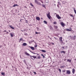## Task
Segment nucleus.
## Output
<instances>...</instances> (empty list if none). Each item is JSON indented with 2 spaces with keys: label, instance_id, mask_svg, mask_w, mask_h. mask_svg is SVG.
<instances>
[{
  "label": "nucleus",
  "instance_id": "26",
  "mask_svg": "<svg viewBox=\"0 0 76 76\" xmlns=\"http://www.w3.org/2000/svg\"><path fill=\"white\" fill-rule=\"evenodd\" d=\"M42 7H45V5H44V4H43L42 5Z\"/></svg>",
  "mask_w": 76,
  "mask_h": 76
},
{
  "label": "nucleus",
  "instance_id": "46",
  "mask_svg": "<svg viewBox=\"0 0 76 76\" xmlns=\"http://www.w3.org/2000/svg\"><path fill=\"white\" fill-rule=\"evenodd\" d=\"M41 56H44V55H43V54H41Z\"/></svg>",
  "mask_w": 76,
  "mask_h": 76
},
{
  "label": "nucleus",
  "instance_id": "42",
  "mask_svg": "<svg viewBox=\"0 0 76 76\" xmlns=\"http://www.w3.org/2000/svg\"><path fill=\"white\" fill-rule=\"evenodd\" d=\"M51 45H54V44L53 43H51Z\"/></svg>",
  "mask_w": 76,
  "mask_h": 76
},
{
  "label": "nucleus",
  "instance_id": "7",
  "mask_svg": "<svg viewBox=\"0 0 76 76\" xmlns=\"http://www.w3.org/2000/svg\"><path fill=\"white\" fill-rule=\"evenodd\" d=\"M61 24L63 27H64V26H65V24H64V23L63 22H61Z\"/></svg>",
  "mask_w": 76,
  "mask_h": 76
},
{
  "label": "nucleus",
  "instance_id": "13",
  "mask_svg": "<svg viewBox=\"0 0 76 76\" xmlns=\"http://www.w3.org/2000/svg\"><path fill=\"white\" fill-rule=\"evenodd\" d=\"M36 19L37 20H40V18H39V17H37L36 18Z\"/></svg>",
  "mask_w": 76,
  "mask_h": 76
},
{
  "label": "nucleus",
  "instance_id": "2",
  "mask_svg": "<svg viewBox=\"0 0 76 76\" xmlns=\"http://www.w3.org/2000/svg\"><path fill=\"white\" fill-rule=\"evenodd\" d=\"M47 16L49 19H50L51 18V17L50 16V13L49 12H48V14H47Z\"/></svg>",
  "mask_w": 76,
  "mask_h": 76
},
{
  "label": "nucleus",
  "instance_id": "55",
  "mask_svg": "<svg viewBox=\"0 0 76 76\" xmlns=\"http://www.w3.org/2000/svg\"><path fill=\"white\" fill-rule=\"evenodd\" d=\"M42 3H43V2L42 1H41Z\"/></svg>",
  "mask_w": 76,
  "mask_h": 76
},
{
  "label": "nucleus",
  "instance_id": "28",
  "mask_svg": "<svg viewBox=\"0 0 76 76\" xmlns=\"http://www.w3.org/2000/svg\"><path fill=\"white\" fill-rule=\"evenodd\" d=\"M1 74L2 75H5V73H4V72H2Z\"/></svg>",
  "mask_w": 76,
  "mask_h": 76
},
{
  "label": "nucleus",
  "instance_id": "1",
  "mask_svg": "<svg viewBox=\"0 0 76 76\" xmlns=\"http://www.w3.org/2000/svg\"><path fill=\"white\" fill-rule=\"evenodd\" d=\"M25 54H26V56H30V57L32 60H34V59H33V58L32 57L34 58V59H35V58H37L36 56H31V55H30L27 52H26L25 53Z\"/></svg>",
  "mask_w": 76,
  "mask_h": 76
},
{
  "label": "nucleus",
  "instance_id": "59",
  "mask_svg": "<svg viewBox=\"0 0 76 76\" xmlns=\"http://www.w3.org/2000/svg\"><path fill=\"white\" fill-rule=\"evenodd\" d=\"M54 5H55V6H56V4H55Z\"/></svg>",
  "mask_w": 76,
  "mask_h": 76
},
{
  "label": "nucleus",
  "instance_id": "54",
  "mask_svg": "<svg viewBox=\"0 0 76 76\" xmlns=\"http://www.w3.org/2000/svg\"><path fill=\"white\" fill-rule=\"evenodd\" d=\"M37 56H39V54H38Z\"/></svg>",
  "mask_w": 76,
  "mask_h": 76
},
{
  "label": "nucleus",
  "instance_id": "34",
  "mask_svg": "<svg viewBox=\"0 0 76 76\" xmlns=\"http://www.w3.org/2000/svg\"><path fill=\"white\" fill-rule=\"evenodd\" d=\"M37 31H39V28L38 27H37Z\"/></svg>",
  "mask_w": 76,
  "mask_h": 76
},
{
  "label": "nucleus",
  "instance_id": "52",
  "mask_svg": "<svg viewBox=\"0 0 76 76\" xmlns=\"http://www.w3.org/2000/svg\"><path fill=\"white\" fill-rule=\"evenodd\" d=\"M9 32H10V31L9 30Z\"/></svg>",
  "mask_w": 76,
  "mask_h": 76
},
{
  "label": "nucleus",
  "instance_id": "21",
  "mask_svg": "<svg viewBox=\"0 0 76 76\" xmlns=\"http://www.w3.org/2000/svg\"><path fill=\"white\" fill-rule=\"evenodd\" d=\"M76 36H74V37H73V39H74V40H75V39H76Z\"/></svg>",
  "mask_w": 76,
  "mask_h": 76
},
{
  "label": "nucleus",
  "instance_id": "56",
  "mask_svg": "<svg viewBox=\"0 0 76 76\" xmlns=\"http://www.w3.org/2000/svg\"><path fill=\"white\" fill-rule=\"evenodd\" d=\"M75 60H76V58L75 59Z\"/></svg>",
  "mask_w": 76,
  "mask_h": 76
},
{
  "label": "nucleus",
  "instance_id": "51",
  "mask_svg": "<svg viewBox=\"0 0 76 76\" xmlns=\"http://www.w3.org/2000/svg\"><path fill=\"white\" fill-rule=\"evenodd\" d=\"M34 42V40H33L32 42Z\"/></svg>",
  "mask_w": 76,
  "mask_h": 76
},
{
  "label": "nucleus",
  "instance_id": "61",
  "mask_svg": "<svg viewBox=\"0 0 76 76\" xmlns=\"http://www.w3.org/2000/svg\"><path fill=\"white\" fill-rule=\"evenodd\" d=\"M55 14H56V13H55Z\"/></svg>",
  "mask_w": 76,
  "mask_h": 76
},
{
  "label": "nucleus",
  "instance_id": "43",
  "mask_svg": "<svg viewBox=\"0 0 76 76\" xmlns=\"http://www.w3.org/2000/svg\"><path fill=\"white\" fill-rule=\"evenodd\" d=\"M37 45H36L35 46V47H37Z\"/></svg>",
  "mask_w": 76,
  "mask_h": 76
},
{
  "label": "nucleus",
  "instance_id": "24",
  "mask_svg": "<svg viewBox=\"0 0 76 76\" xmlns=\"http://www.w3.org/2000/svg\"><path fill=\"white\" fill-rule=\"evenodd\" d=\"M69 15L70 16H71V17H72V18H73V15L72 14H69Z\"/></svg>",
  "mask_w": 76,
  "mask_h": 76
},
{
  "label": "nucleus",
  "instance_id": "27",
  "mask_svg": "<svg viewBox=\"0 0 76 76\" xmlns=\"http://www.w3.org/2000/svg\"><path fill=\"white\" fill-rule=\"evenodd\" d=\"M64 68V66H61V68Z\"/></svg>",
  "mask_w": 76,
  "mask_h": 76
},
{
  "label": "nucleus",
  "instance_id": "30",
  "mask_svg": "<svg viewBox=\"0 0 76 76\" xmlns=\"http://www.w3.org/2000/svg\"><path fill=\"white\" fill-rule=\"evenodd\" d=\"M30 52H31V53H32L33 54H36V53H34V52H31V51L30 50Z\"/></svg>",
  "mask_w": 76,
  "mask_h": 76
},
{
  "label": "nucleus",
  "instance_id": "45",
  "mask_svg": "<svg viewBox=\"0 0 76 76\" xmlns=\"http://www.w3.org/2000/svg\"><path fill=\"white\" fill-rule=\"evenodd\" d=\"M62 48H63V49H64V46L62 47Z\"/></svg>",
  "mask_w": 76,
  "mask_h": 76
},
{
  "label": "nucleus",
  "instance_id": "48",
  "mask_svg": "<svg viewBox=\"0 0 76 76\" xmlns=\"http://www.w3.org/2000/svg\"><path fill=\"white\" fill-rule=\"evenodd\" d=\"M73 20H74L75 19V18H74V17H73Z\"/></svg>",
  "mask_w": 76,
  "mask_h": 76
},
{
  "label": "nucleus",
  "instance_id": "31",
  "mask_svg": "<svg viewBox=\"0 0 76 76\" xmlns=\"http://www.w3.org/2000/svg\"><path fill=\"white\" fill-rule=\"evenodd\" d=\"M30 5H31V6H32V7H34V6L33 4H32L31 3H30Z\"/></svg>",
  "mask_w": 76,
  "mask_h": 76
},
{
  "label": "nucleus",
  "instance_id": "8",
  "mask_svg": "<svg viewBox=\"0 0 76 76\" xmlns=\"http://www.w3.org/2000/svg\"><path fill=\"white\" fill-rule=\"evenodd\" d=\"M66 71L67 74L68 75H70V71L66 70Z\"/></svg>",
  "mask_w": 76,
  "mask_h": 76
},
{
  "label": "nucleus",
  "instance_id": "44",
  "mask_svg": "<svg viewBox=\"0 0 76 76\" xmlns=\"http://www.w3.org/2000/svg\"><path fill=\"white\" fill-rule=\"evenodd\" d=\"M26 20V23H28V21L27 20Z\"/></svg>",
  "mask_w": 76,
  "mask_h": 76
},
{
  "label": "nucleus",
  "instance_id": "16",
  "mask_svg": "<svg viewBox=\"0 0 76 76\" xmlns=\"http://www.w3.org/2000/svg\"><path fill=\"white\" fill-rule=\"evenodd\" d=\"M41 51H42L43 53H45V52H46V51H45V50H40Z\"/></svg>",
  "mask_w": 76,
  "mask_h": 76
},
{
  "label": "nucleus",
  "instance_id": "57",
  "mask_svg": "<svg viewBox=\"0 0 76 76\" xmlns=\"http://www.w3.org/2000/svg\"><path fill=\"white\" fill-rule=\"evenodd\" d=\"M64 61H66V60L65 59H64Z\"/></svg>",
  "mask_w": 76,
  "mask_h": 76
},
{
  "label": "nucleus",
  "instance_id": "6",
  "mask_svg": "<svg viewBox=\"0 0 76 76\" xmlns=\"http://www.w3.org/2000/svg\"><path fill=\"white\" fill-rule=\"evenodd\" d=\"M56 16L57 18H58V19H61V17H60L59 16V15H57V14H56Z\"/></svg>",
  "mask_w": 76,
  "mask_h": 76
},
{
  "label": "nucleus",
  "instance_id": "62",
  "mask_svg": "<svg viewBox=\"0 0 76 76\" xmlns=\"http://www.w3.org/2000/svg\"><path fill=\"white\" fill-rule=\"evenodd\" d=\"M6 68H7V67H6Z\"/></svg>",
  "mask_w": 76,
  "mask_h": 76
},
{
  "label": "nucleus",
  "instance_id": "19",
  "mask_svg": "<svg viewBox=\"0 0 76 76\" xmlns=\"http://www.w3.org/2000/svg\"><path fill=\"white\" fill-rule=\"evenodd\" d=\"M20 41H23V39H22V38H20V39L19 40V42H20Z\"/></svg>",
  "mask_w": 76,
  "mask_h": 76
},
{
  "label": "nucleus",
  "instance_id": "29",
  "mask_svg": "<svg viewBox=\"0 0 76 76\" xmlns=\"http://www.w3.org/2000/svg\"><path fill=\"white\" fill-rule=\"evenodd\" d=\"M39 59H40V58H41V57L40 56H38L37 57Z\"/></svg>",
  "mask_w": 76,
  "mask_h": 76
},
{
  "label": "nucleus",
  "instance_id": "12",
  "mask_svg": "<svg viewBox=\"0 0 76 76\" xmlns=\"http://www.w3.org/2000/svg\"><path fill=\"white\" fill-rule=\"evenodd\" d=\"M22 45H23V46H26V45H27V44L26 43H24L22 44Z\"/></svg>",
  "mask_w": 76,
  "mask_h": 76
},
{
  "label": "nucleus",
  "instance_id": "32",
  "mask_svg": "<svg viewBox=\"0 0 76 76\" xmlns=\"http://www.w3.org/2000/svg\"><path fill=\"white\" fill-rule=\"evenodd\" d=\"M6 32V33H5V34H9V33H8V32L7 31Z\"/></svg>",
  "mask_w": 76,
  "mask_h": 76
},
{
  "label": "nucleus",
  "instance_id": "37",
  "mask_svg": "<svg viewBox=\"0 0 76 76\" xmlns=\"http://www.w3.org/2000/svg\"><path fill=\"white\" fill-rule=\"evenodd\" d=\"M7 31H6V30H5L3 32H6Z\"/></svg>",
  "mask_w": 76,
  "mask_h": 76
},
{
  "label": "nucleus",
  "instance_id": "20",
  "mask_svg": "<svg viewBox=\"0 0 76 76\" xmlns=\"http://www.w3.org/2000/svg\"><path fill=\"white\" fill-rule=\"evenodd\" d=\"M43 22L45 24H47V22L46 21L44 20Z\"/></svg>",
  "mask_w": 76,
  "mask_h": 76
},
{
  "label": "nucleus",
  "instance_id": "17",
  "mask_svg": "<svg viewBox=\"0 0 76 76\" xmlns=\"http://www.w3.org/2000/svg\"><path fill=\"white\" fill-rule=\"evenodd\" d=\"M61 53H64V54H65L66 53V52L64 51H62L61 52Z\"/></svg>",
  "mask_w": 76,
  "mask_h": 76
},
{
  "label": "nucleus",
  "instance_id": "9",
  "mask_svg": "<svg viewBox=\"0 0 76 76\" xmlns=\"http://www.w3.org/2000/svg\"><path fill=\"white\" fill-rule=\"evenodd\" d=\"M54 27L55 28V29H56V31H58V29H57V28H58V27L57 26H54Z\"/></svg>",
  "mask_w": 76,
  "mask_h": 76
},
{
  "label": "nucleus",
  "instance_id": "35",
  "mask_svg": "<svg viewBox=\"0 0 76 76\" xmlns=\"http://www.w3.org/2000/svg\"><path fill=\"white\" fill-rule=\"evenodd\" d=\"M66 72V70H62V72H63V73L64 72Z\"/></svg>",
  "mask_w": 76,
  "mask_h": 76
},
{
  "label": "nucleus",
  "instance_id": "38",
  "mask_svg": "<svg viewBox=\"0 0 76 76\" xmlns=\"http://www.w3.org/2000/svg\"><path fill=\"white\" fill-rule=\"evenodd\" d=\"M23 62H24V63H26V60H24Z\"/></svg>",
  "mask_w": 76,
  "mask_h": 76
},
{
  "label": "nucleus",
  "instance_id": "23",
  "mask_svg": "<svg viewBox=\"0 0 76 76\" xmlns=\"http://www.w3.org/2000/svg\"><path fill=\"white\" fill-rule=\"evenodd\" d=\"M67 61H69V62L70 63V62H71V60L68 59L67 60Z\"/></svg>",
  "mask_w": 76,
  "mask_h": 76
},
{
  "label": "nucleus",
  "instance_id": "58",
  "mask_svg": "<svg viewBox=\"0 0 76 76\" xmlns=\"http://www.w3.org/2000/svg\"><path fill=\"white\" fill-rule=\"evenodd\" d=\"M41 19H42V18H41Z\"/></svg>",
  "mask_w": 76,
  "mask_h": 76
},
{
  "label": "nucleus",
  "instance_id": "33",
  "mask_svg": "<svg viewBox=\"0 0 76 76\" xmlns=\"http://www.w3.org/2000/svg\"><path fill=\"white\" fill-rule=\"evenodd\" d=\"M59 71L60 73H61V69H59Z\"/></svg>",
  "mask_w": 76,
  "mask_h": 76
},
{
  "label": "nucleus",
  "instance_id": "50",
  "mask_svg": "<svg viewBox=\"0 0 76 76\" xmlns=\"http://www.w3.org/2000/svg\"><path fill=\"white\" fill-rule=\"evenodd\" d=\"M48 38H50V37H49V36H48Z\"/></svg>",
  "mask_w": 76,
  "mask_h": 76
},
{
  "label": "nucleus",
  "instance_id": "41",
  "mask_svg": "<svg viewBox=\"0 0 76 76\" xmlns=\"http://www.w3.org/2000/svg\"><path fill=\"white\" fill-rule=\"evenodd\" d=\"M71 39H73V37H71Z\"/></svg>",
  "mask_w": 76,
  "mask_h": 76
},
{
  "label": "nucleus",
  "instance_id": "47",
  "mask_svg": "<svg viewBox=\"0 0 76 76\" xmlns=\"http://www.w3.org/2000/svg\"><path fill=\"white\" fill-rule=\"evenodd\" d=\"M54 38H55V39H57V38H56V37H54Z\"/></svg>",
  "mask_w": 76,
  "mask_h": 76
},
{
  "label": "nucleus",
  "instance_id": "15",
  "mask_svg": "<svg viewBox=\"0 0 76 76\" xmlns=\"http://www.w3.org/2000/svg\"><path fill=\"white\" fill-rule=\"evenodd\" d=\"M16 6H18V5L17 4H14L12 7H15Z\"/></svg>",
  "mask_w": 76,
  "mask_h": 76
},
{
  "label": "nucleus",
  "instance_id": "18",
  "mask_svg": "<svg viewBox=\"0 0 76 76\" xmlns=\"http://www.w3.org/2000/svg\"><path fill=\"white\" fill-rule=\"evenodd\" d=\"M10 35H11V37H13V34H12V33H10Z\"/></svg>",
  "mask_w": 76,
  "mask_h": 76
},
{
  "label": "nucleus",
  "instance_id": "22",
  "mask_svg": "<svg viewBox=\"0 0 76 76\" xmlns=\"http://www.w3.org/2000/svg\"><path fill=\"white\" fill-rule=\"evenodd\" d=\"M36 34H41V32H35Z\"/></svg>",
  "mask_w": 76,
  "mask_h": 76
},
{
  "label": "nucleus",
  "instance_id": "60",
  "mask_svg": "<svg viewBox=\"0 0 76 76\" xmlns=\"http://www.w3.org/2000/svg\"><path fill=\"white\" fill-rule=\"evenodd\" d=\"M20 21H21V20H20Z\"/></svg>",
  "mask_w": 76,
  "mask_h": 76
},
{
  "label": "nucleus",
  "instance_id": "40",
  "mask_svg": "<svg viewBox=\"0 0 76 76\" xmlns=\"http://www.w3.org/2000/svg\"><path fill=\"white\" fill-rule=\"evenodd\" d=\"M57 6L58 7V8H59V5H58V4L57 5Z\"/></svg>",
  "mask_w": 76,
  "mask_h": 76
},
{
  "label": "nucleus",
  "instance_id": "39",
  "mask_svg": "<svg viewBox=\"0 0 76 76\" xmlns=\"http://www.w3.org/2000/svg\"><path fill=\"white\" fill-rule=\"evenodd\" d=\"M33 73H34V75H36V72H33Z\"/></svg>",
  "mask_w": 76,
  "mask_h": 76
},
{
  "label": "nucleus",
  "instance_id": "53",
  "mask_svg": "<svg viewBox=\"0 0 76 76\" xmlns=\"http://www.w3.org/2000/svg\"><path fill=\"white\" fill-rule=\"evenodd\" d=\"M50 39H52L51 38H50Z\"/></svg>",
  "mask_w": 76,
  "mask_h": 76
},
{
  "label": "nucleus",
  "instance_id": "36",
  "mask_svg": "<svg viewBox=\"0 0 76 76\" xmlns=\"http://www.w3.org/2000/svg\"><path fill=\"white\" fill-rule=\"evenodd\" d=\"M56 23H57L56 22H53V24H56Z\"/></svg>",
  "mask_w": 76,
  "mask_h": 76
},
{
  "label": "nucleus",
  "instance_id": "5",
  "mask_svg": "<svg viewBox=\"0 0 76 76\" xmlns=\"http://www.w3.org/2000/svg\"><path fill=\"white\" fill-rule=\"evenodd\" d=\"M66 31L68 32H72V30L71 28H70V29L68 28H66Z\"/></svg>",
  "mask_w": 76,
  "mask_h": 76
},
{
  "label": "nucleus",
  "instance_id": "14",
  "mask_svg": "<svg viewBox=\"0 0 76 76\" xmlns=\"http://www.w3.org/2000/svg\"><path fill=\"white\" fill-rule=\"evenodd\" d=\"M10 27L12 29H15V28L12 27V26H10Z\"/></svg>",
  "mask_w": 76,
  "mask_h": 76
},
{
  "label": "nucleus",
  "instance_id": "49",
  "mask_svg": "<svg viewBox=\"0 0 76 76\" xmlns=\"http://www.w3.org/2000/svg\"><path fill=\"white\" fill-rule=\"evenodd\" d=\"M43 57L44 58H45V56H43Z\"/></svg>",
  "mask_w": 76,
  "mask_h": 76
},
{
  "label": "nucleus",
  "instance_id": "3",
  "mask_svg": "<svg viewBox=\"0 0 76 76\" xmlns=\"http://www.w3.org/2000/svg\"><path fill=\"white\" fill-rule=\"evenodd\" d=\"M35 2L36 4H38V5H41V4L37 0H35Z\"/></svg>",
  "mask_w": 76,
  "mask_h": 76
},
{
  "label": "nucleus",
  "instance_id": "10",
  "mask_svg": "<svg viewBox=\"0 0 76 76\" xmlns=\"http://www.w3.org/2000/svg\"><path fill=\"white\" fill-rule=\"evenodd\" d=\"M29 48H31V49L32 50H34V47L29 46Z\"/></svg>",
  "mask_w": 76,
  "mask_h": 76
},
{
  "label": "nucleus",
  "instance_id": "25",
  "mask_svg": "<svg viewBox=\"0 0 76 76\" xmlns=\"http://www.w3.org/2000/svg\"><path fill=\"white\" fill-rule=\"evenodd\" d=\"M58 5H61V4H60V2H58Z\"/></svg>",
  "mask_w": 76,
  "mask_h": 76
},
{
  "label": "nucleus",
  "instance_id": "11",
  "mask_svg": "<svg viewBox=\"0 0 76 76\" xmlns=\"http://www.w3.org/2000/svg\"><path fill=\"white\" fill-rule=\"evenodd\" d=\"M72 72L73 74H75V69H72Z\"/></svg>",
  "mask_w": 76,
  "mask_h": 76
},
{
  "label": "nucleus",
  "instance_id": "4",
  "mask_svg": "<svg viewBox=\"0 0 76 76\" xmlns=\"http://www.w3.org/2000/svg\"><path fill=\"white\" fill-rule=\"evenodd\" d=\"M62 39H63V38H62V37H61L59 38V41L61 43V44H63V40H62Z\"/></svg>",
  "mask_w": 76,
  "mask_h": 76
}]
</instances>
